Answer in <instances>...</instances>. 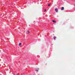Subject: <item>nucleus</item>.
<instances>
[{
	"mask_svg": "<svg viewBox=\"0 0 75 75\" xmlns=\"http://www.w3.org/2000/svg\"><path fill=\"white\" fill-rule=\"evenodd\" d=\"M55 11H56V12H58V10L57 8H55Z\"/></svg>",
	"mask_w": 75,
	"mask_h": 75,
	"instance_id": "f03ea898",
	"label": "nucleus"
},
{
	"mask_svg": "<svg viewBox=\"0 0 75 75\" xmlns=\"http://www.w3.org/2000/svg\"><path fill=\"white\" fill-rule=\"evenodd\" d=\"M36 72H38V70H36Z\"/></svg>",
	"mask_w": 75,
	"mask_h": 75,
	"instance_id": "423d86ee",
	"label": "nucleus"
},
{
	"mask_svg": "<svg viewBox=\"0 0 75 75\" xmlns=\"http://www.w3.org/2000/svg\"><path fill=\"white\" fill-rule=\"evenodd\" d=\"M50 4H48V6H50Z\"/></svg>",
	"mask_w": 75,
	"mask_h": 75,
	"instance_id": "1a4fd4ad",
	"label": "nucleus"
},
{
	"mask_svg": "<svg viewBox=\"0 0 75 75\" xmlns=\"http://www.w3.org/2000/svg\"><path fill=\"white\" fill-rule=\"evenodd\" d=\"M52 22H53V23H56V21H54V20H52Z\"/></svg>",
	"mask_w": 75,
	"mask_h": 75,
	"instance_id": "7ed1b4c3",
	"label": "nucleus"
},
{
	"mask_svg": "<svg viewBox=\"0 0 75 75\" xmlns=\"http://www.w3.org/2000/svg\"><path fill=\"white\" fill-rule=\"evenodd\" d=\"M26 33L27 34H30V31H29V30H27Z\"/></svg>",
	"mask_w": 75,
	"mask_h": 75,
	"instance_id": "f257e3e1",
	"label": "nucleus"
},
{
	"mask_svg": "<svg viewBox=\"0 0 75 75\" xmlns=\"http://www.w3.org/2000/svg\"><path fill=\"white\" fill-rule=\"evenodd\" d=\"M50 4H51V3H50Z\"/></svg>",
	"mask_w": 75,
	"mask_h": 75,
	"instance_id": "9d476101",
	"label": "nucleus"
},
{
	"mask_svg": "<svg viewBox=\"0 0 75 75\" xmlns=\"http://www.w3.org/2000/svg\"><path fill=\"white\" fill-rule=\"evenodd\" d=\"M47 10L46 9H45V11H44L45 12V11H46Z\"/></svg>",
	"mask_w": 75,
	"mask_h": 75,
	"instance_id": "0eeeda50",
	"label": "nucleus"
},
{
	"mask_svg": "<svg viewBox=\"0 0 75 75\" xmlns=\"http://www.w3.org/2000/svg\"><path fill=\"white\" fill-rule=\"evenodd\" d=\"M21 45V43H19V46H20Z\"/></svg>",
	"mask_w": 75,
	"mask_h": 75,
	"instance_id": "39448f33",
	"label": "nucleus"
},
{
	"mask_svg": "<svg viewBox=\"0 0 75 75\" xmlns=\"http://www.w3.org/2000/svg\"><path fill=\"white\" fill-rule=\"evenodd\" d=\"M55 39H56V38H54V40H55Z\"/></svg>",
	"mask_w": 75,
	"mask_h": 75,
	"instance_id": "6e6552de",
	"label": "nucleus"
},
{
	"mask_svg": "<svg viewBox=\"0 0 75 75\" xmlns=\"http://www.w3.org/2000/svg\"><path fill=\"white\" fill-rule=\"evenodd\" d=\"M61 10H64V7H62Z\"/></svg>",
	"mask_w": 75,
	"mask_h": 75,
	"instance_id": "20e7f679",
	"label": "nucleus"
}]
</instances>
